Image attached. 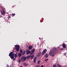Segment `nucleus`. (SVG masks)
<instances>
[{"instance_id":"nucleus-2","label":"nucleus","mask_w":67,"mask_h":67,"mask_svg":"<svg viewBox=\"0 0 67 67\" xmlns=\"http://www.w3.org/2000/svg\"><path fill=\"white\" fill-rule=\"evenodd\" d=\"M14 54L13 52H11L9 54V56L11 58L13 59V60L14 61L15 60V58H14Z\"/></svg>"},{"instance_id":"nucleus-12","label":"nucleus","mask_w":67,"mask_h":67,"mask_svg":"<svg viewBox=\"0 0 67 67\" xmlns=\"http://www.w3.org/2000/svg\"><path fill=\"white\" fill-rule=\"evenodd\" d=\"M48 54H46L45 55V57L47 58V57H48Z\"/></svg>"},{"instance_id":"nucleus-10","label":"nucleus","mask_w":67,"mask_h":67,"mask_svg":"<svg viewBox=\"0 0 67 67\" xmlns=\"http://www.w3.org/2000/svg\"><path fill=\"white\" fill-rule=\"evenodd\" d=\"M30 53V50H27L26 51V54H29Z\"/></svg>"},{"instance_id":"nucleus-25","label":"nucleus","mask_w":67,"mask_h":67,"mask_svg":"<svg viewBox=\"0 0 67 67\" xmlns=\"http://www.w3.org/2000/svg\"><path fill=\"white\" fill-rule=\"evenodd\" d=\"M10 18L11 17L9 15H8V19H10Z\"/></svg>"},{"instance_id":"nucleus-13","label":"nucleus","mask_w":67,"mask_h":67,"mask_svg":"<svg viewBox=\"0 0 67 67\" xmlns=\"http://www.w3.org/2000/svg\"><path fill=\"white\" fill-rule=\"evenodd\" d=\"M34 51H35V50L34 49H33L32 50V53H33L34 52Z\"/></svg>"},{"instance_id":"nucleus-35","label":"nucleus","mask_w":67,"mask_h":67,"mask_svg":"<svg viewBox=\"0 0 67 67\" xmlns=\"http://www.w3.org/2000/svg\"><path fill=\"white\" fill-rule=\"evenodd\" d=\"M32 54H33V53H31V55H32Z\"/></svg>"},{"instance_id":"nucleus-18","label":"nucleus","mask_w":67,"mask_h":67,"mask_svg":"<svg viewBox=\"0 0 67 67\" xmlns=\"http://www.w3.org/2000/svg\"><path fill=\"white\" fill-rule=\"evenodd\" d=\"M34 57V55H32L31 56V58L32 59H33V58Z\"/></svg>"},{"instance_id":"nucleus-4","label":"nucleus","mask_w":67,"mask_h":67,"mask_svg":"<svg viewBox=\"0 0 67 67\" xmlns=\"http://www.w3.org/2000/svg\"><path fill=\"white\" fill-rule=\"evenodd\" d=\"M21 59L22 62H24L26 59V57L25 56H23L21 57Z\"/></svg>"},{"instance_id":"nucleus-20","label":"nucleus","mask_w":67,"mask_h":67,"mask_svg":"<svg viewBox=\"0 0 67 67\" xmlns=\"http://www.w3.org/2000/svg\"><path fill=\"white\" fill-rule=\"evenodd\" d=\"M53 67H57V66L56 65H53Z\"/></svg>"},{"instance_id":"nucleus-5","label":"nucleus","mask_w":67,"mask_h":67,"mask_svg":"<svg viewBox=\"0 0 67 67\" xmlns=\"http://www.w3.org/2000/svg\"><path fill=\"white\" fill-rule=\"evenodd\" d=\"M1 14L2 15L5 14V11L4 10H2L1 11Z\"/></svg>"},{"instance_id":"nucleus-32","label":"nucleus","mask_w":67,"mask_h":67,"mask_svg":"<svg viewBox=\"0 0 67 67\" xmlns=\"http://www.w3.org/2000/svg\"><path fill=\"white\" fill-rule=\"evenodd\" d=\"M60 50H61V51H63V49H60Z\"/></svg>"},{"instance_id":"nucleus-3","label":"nucleus","mask_w":67,"mask_h":67,"mask_svg":"<svg viewBox=\"0 0 67 67\" xmlns=\"http://www.w3.org/2000/svg\"><path fill=\"white\" fill-rule=\"evenodd\" d=\"M15 47L14 48L15 49H16V52H18L20 50V46L16 45L15 46Z\"/></svg>"},{"instance_id":"nucleus-8","label":"nucleus","mask_w":67,"mask_h":67,"mask_svg":"<svg viewBox=\"0 0 67 67\" xmlns=\"http://www.w3.org/2000/svg\"><path fill=\"white\" fill-rule=\"evenodd\" d=\"M63 48H66V44H65L63 43Z\"/></svg>"},{"instance_id":"nucleus-11","label":"nucleus","mask_w":67,"mask_h":67,"mask_svg":"<svg viewBox=\"0 0 67 67\" xmlns=\"http://www.w3.org/2000/svg\"><path fill=\"white\" fill-rule=\"evenodd\" d=\"M36 57H35L34 60V63H36Z\"/></svg>"},{"instance_id":"nucleus-16","label":"nucleus","mask_w":67,"mask_h":67,"mask_svg":"<svg viewBox=\"0 0 67 67\" xmlns=\"http://www.w3.org/2000/svg\"><path fill=\"white\" fill-rule=\"evenodd\" d=\"M21 59H19L18 60V62L19 63H21Z\"/></svg>"},{"instance_id":"nucleus-24","label":"nucleus","mask_w":67,"mask_h":67,"mask_svg":"<svg viewBox=\"0 0 67 67\" xmlns=\"http://www.w3.org/2000/svg\"><path fill=\"white\" fill-rule=\"evenodd\" d=\"M48 60V59H47L45 60V62H47Z\"/></svg>"},{"instance_id":"nucleus-1","label":"nucleus","mask_w":67,"mask_h":67,"mask_svg":"<svg viewBox=\"0 0 67 67\" xmlns=\"http://www.w3.org/2000/svg\"><path fill=\"white\" fill-rule=\"evenodd\" d=\"M57 51H56V48H54L51 50L49 53V55L51 56H54L55 55V53H56Z\"/></svg>"},{"instance_id":"nucleus-15","label":"nucleus","mask_w":67,"mask_h":67,"mask_svg":"<svg viewBox=\"0 0 67 67\" xmlns=\"http://www.w3.org/2000/svg\"><path fill=\"white\" fill-rule=\"evenodd\" d=\"M17 55L16 54H15L14 55V57L15 58H16V57H17Z\"/></svg>"},{"instance_id":"nucleus-9","label":"nucleus","mask_w":67,"mask_h":67,"mask_svg":"<svg viewBox=\"0 0 67 67\" xmlns=\"http://www.w3.org/2000/svg\"><path fill=\"white\" fill-rule=\"evenodd\" d=\"M41 52H39L38 53V54L37 55V56L38 57H40V55H41Z\"/></svg>"},{"instance_id":"nucleus-29","label":"nucleus","mask_w":67,"mask_h":67,"mask_svg":"<svg viewBox=\"0 0 67 67\" xmlns=\"http://www.w3.org/2000/svg\"><path fill=\"white\" fill-rule=\"evenodd\" d=\"M6 67H9V65H8V64H7Z\"/></svg>"},{"instance_id":"nucleus-31","label":"nucleus","mask_w":67,"mask_h":67,"mask_svg":"<svg viewBox=\"0 0 67 67\" xmlns=\"http://www.w3.org/2000/svg\"><path fill=\"white\" fill-rule=\"evenodd\" d=\"M2 15H1L0 17L1 18L2 17Z\"/></svg>"},{"instance_id":"nucleus-22","label":"nucleus","mask_w":67,"mask_h":67,"mask_svg":"<svg viewBox=\"0 0 67 67\" xmlns=\"http://www.w3.org/2000/svg\"><path fill=\"white\" fill-rule=\"evenodd\" d=\"M57 66H58V67H61V65H60L59 64H58L57 65Z\"/></svg>"},{"instance_id":"nucleus-6","label":"nucleus","mask_w":67,"mask_h":67,"mask_svg":"<svg viewBox=\"0 0 67 67\" xmlns=\"http://www.w3.org/2000/svg\"><path fill=\"white\" fill-rule=\"evenodd\" d=\"M46 52H47V50L46 49H45L44 50V51H43V52L42 53V55H43L45 54V53H46Z\"/></svg>"},{"instance_id":"nucleus-33","label":"nucleus","mask_w":67,"mask_h":67,"mask_svg":"<svg viewBox=\"0 0 67 67\" xmlns=\"http://www.w3.org/2000/svg\"><path fill=\"white\" fill-rule=\"evenodd\" d=\"M41 67H43V65H42L41 66Z\"/></svg>"},{"instance_id":"nucleus-19","label":"nucleus","mask_w":67,"mask_h":67,"mask_svg":"<svg viewBox=\"0 0 67 67\" xmlns=\"http://www.w3.org/2000/svg\"><path fill=\"white\" fill-rule=\"evenodd\" d=\"M19 57H20L21 56V54L20 53H19L18 54Z\"/></svg>"},{"instance_id":"nucleus-34","label":"nucleus","mask_w":67,"mask_h":67,"mask_svg":"<svg viewBox=\"0 0 67 67\" xmlns=\"http://www.w3.org/2000/svg\"><path fill=\"white\" fill-rule=\"evenodd\" d=\"M20 67H23V66H20Z\"/></svg>"},{"instance_id":"nucleus-30","label":"nucleus","mask_w":67,"mask_h":67,"mask_svg":"<svg viewBox=\"0 0 67 67\" xmlns=\"http://www.w3.org/2000/svg\"><path fill=\"white\" fill-rule=\"evenodd\" d=\"M64 56H65L66 55V53H64Z\"/></svg>"},{"instance_id":"nucleus-7","label":"nucleus","mask_w":67,"mask_h":67,"mask_svg":"<svg viewBox=\"0 0 67 67\" xmlns=\"http://www.w3.org/2000/svg\"><path fill=\"white\" fill-rule=\"evenodd\" d=\"M32 48H33V46H29V50H31V49H32Z\"/></svg>"},{"instance_id":"nucleus-26","label":"nucleus","mask_w":67,"mask_h":67,"mask_svg":"<svg viewBox=\"0 0 67 67\" xmlns=\"http://www.w3.org/2000/svg\"><path fill=\"white\" fill-rule=\"evenodd\" d=\"M20 51L21 53H22V50H20Z\"/></svg>"},{"instance_id":"nucleus-14","label":"nucleus","mask_w":67,"mask_h":67,"mask_svg":"<svg viewBox=\"0 0 67 67\" xmlns=\"http://www.w3.org/2000/svg\"><path fill=\"white\" fill-rule=\"evenodd\" d=\"M23 64L24 65V66H27V64H26L25 63H23Z\"/></svg>"},{"instance_id":"nucleus-27","label":"nucleus","mask_w":67,"mask_h":67,"mask_svg":"<svg viewBox=\"0 0 67 67\" xmlns=\"http://www.w3.org/2000/svg\"><path fill=\"white\" fill-rule=\"evenodd\" d=\"M40 62H41V60L38 61V64H39V63H40Z\"/></svg>"},{"instance_id":"nucleus-21","label":"nucleus","mask_w":67,"mask_h":67,"mask_svg":"<svg viewBox=\"0 0 67 67\" xmlns=\"http://www.w3.org/2000/svg\"><path fill=\"white\" fill-rule=\"evenodd\" d=\"M40 67V66L39 65H36L35 66V67Z\"/></svg>"},{"instance_id":"nucleus-17","label":"nucleus","mask_w":67,"mask_h":67,"mask_svg":"<svg viewBox=\"0 0 67 67\" xmlns=\"http://www.w3.org/2000/svg\"><path fill=\"white\" fill-rule=\"evenodd\" d=\"M25 54V51H23V55H24V54Z\"/></svg>"},{"instance_id":"nucleus-23","label":"nucleus","mask_w":67,"mask_h":67,"mask_svg":"<svg viewBox=\"0 0 67 67\" xmlns=\"http://www.w3.org/2000/svg\"><path fill=\"white\" fill-rule=\"evenodd\" d=\"M30 58V57L29 56H28L27 57V59H29Z\"/></svg>"},{"instance_id":"nucleus-28","label":"nucleus","mask_w":67,"mask_h":67,"mask_svg":"<svg viewBox=\"0 0 67 67\" xmlns=\"http://www.w3.org/2000/svg\"><path fill=\"white\" fill-rule=\"evenodd\" d=\"M12 15H13V16H14V15H15V14L14 13V14H12Z\"/></svg>"}]
</instances>
